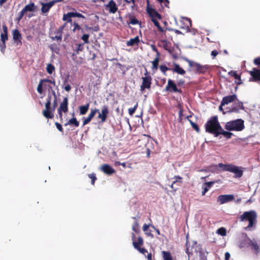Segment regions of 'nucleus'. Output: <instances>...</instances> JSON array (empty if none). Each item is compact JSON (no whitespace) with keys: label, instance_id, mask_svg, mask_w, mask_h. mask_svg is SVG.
Wrapping results in <instances>:
<instances>
[{"label":"nucleus","instance_id":"nucleus-1","mask_svg":"<svg viewBox=\"0 0 260 260\" xmlns=\"http://www.w3.org/2000/svg\"><path fill=\"white\" fill-rule=\"evenodd\" d=\"M221 128V126L218 120L217 116L211 117L205 124L206 132L214 135L215 137H217V134Z\"/></svg>","mask_w":260,"mask_h":260},{"label":"nucleus","instance_id":"nucleus-2","mask_svg":"<svg viewBox=\"0 0 260 260\" xmlns=\"http://www.w3.org/2000/svg\"><path fill=\"white\" fill-rule=\"evenodd\" d=\"M240 219L241 221H248V224L245 229L251 230L256 224L257 214L254 210L245 211L240 216Z\"/></svg>","mask_w":260,"mask_h":260},{"label":"nucleus","instance_id":"nucleus-3","mask_svg":"<svg viewBox=\"0 0 260 260\" xmlns=\"http://www.w3.org/2000/svg\"><path fill=\"white\" fill-rule=\"evenodd\" d=\"M224 128L228 131L240 132L245 128L244 121L242 119H237L227 122Z\"/></svg>","mask_w":260,"mask_h":260},{"label":"nucleus","instance_id":"nucleus-4","mask_svg":"<svg viewBox=\"0 0 260 260\" xmlns=\"http://www.w3.org/2000/svg\"><path fill=\"white\" fill-rule=\"evenodd\" d=\"M185 60L188 62L189 66L198 74H204L210 69V66L208 64L202 65L188 58H185Z\"/></svg>","mask_w":260,"mask_h":260},{"label":"nucleus","instance_id":"nucleus-5","mask_svg":"<svg viewBox=\"0 0 260 260\" xmlns=\"http://www.w3.org/2000/svg\"><path fill=\"white\" fill-rule=\"evenodd\" d=\"M132 240L133 245L136 249L144 255L146 253H147V250L145 248L141 247L144 244V240L142 237H138L137 238L135 234L133 233H132Z\"/></svg>","mask_w":260,"mask_h":260},{"label":"nucleus","instance_id":"nucleus-6","mask_svg":"<svg viewBox=\"0 0 260 260\" xmlns=\"http://www.w3.org/2000/svg\"><path fill=\"white\" fill-rule=\"evenodd\" d=\"M144 75L145 77H142V83L140 86V90L143 91L145 89H150L152 84V78L148 75L147 69L145 70Z\"/></svg>","mask_w":260,"mask_h":260},{"label":"nucleus","instance_id":"nucleus-7","mask_svg":"<svg viewBox=\"0 0 260 260\" xmlns=\"http://www.w3.org/2000/svg\"><path fill=\"white\" fill-rule=\"evenodd\" d=\"M165 90L170 92L182 93V90L178 88L177 85L175 84L174 81L171 79L168 80V84L165 88Z\"/></svg>","mask_w":260,"mask_h":260},{"label":"nucleus","instance_id":"nucleus-8","mask_svg":"<svg viewBox=\"0 0 260 260\" xmlns=\"http://www.w3.org/2000/svg\"><path fill=\"white\" fill-rule=\"evenodd\" d=\"M79 17L85 19V17L82 14L78 13V12H68L67 14H64L63 15L62 20L63 21H66L67 22L72 23V20L71 19L72 17Z\"/></svg>","mask_w":260,"mask_h":260},{"label":"nucleus","instance_id":"nucleus-9","mask_svg":"<svg viewBox=\"0 0 260 260\" xmlns=\"http://www.w3.org/2000/svg\"><path fill=\"white\" fill-rule=\"evenodd\" d=\"M243 170L242 167L231 164L229 172L235 174L234 177L239 178L243 175Z\"/></svg>","mask_w":260,"mask_h":260},{"label":"nucleus","instance_id":"nucleus-10","mask_svg":"<svg viewBox=\"0 0 260 260\" xmlns=\"http://www.w3.org/2000/svg\"><path fill=\"white\" fill-rule=\"evenodd\" d=\"M52 110L51 103H49V102H46L45 104V109L42 112L43 115L47 119L53 118L54 117V114Z\"/></svg>","mask_w":260,"mask_h":260},{"label":"nucleus","instance_id":"nucleus-11","mask_svg":"<svg viewBox=\"0 0 260 260\" xmlns=\"http://www.w3.org/2000/svg\"><path fill=\"white\" fill-rule=\"evenodd\" d=\"M67 23H65L63 25L60 26L56 31L53 32V34H58V36L50 35V38L53 41H57L60 42L62 40V35L63 33V30L66 26Z\"/></svg>","mask_w":260,"mask_h":260},{"label":"nucleus","instance_id":"nucleus-12","mask_svg":"<svg viewBox=\"0 0 260 260\" xmlns=\"http://www.w3.org/2000/svg\"><path fill=\"white\" fill-rule=\"evenodd\" d=\"M45 82L50 83L53 84V85H55L54 79L52 80L48 79H41L37 87V91L39 93L42 94L43 92V86L46 87V85L44 84Z\"/></svg>","mask_w":260,"mask_h":260},{"label":"nucleus","instance_id":"nucleus-13","mask_svg":"<svg viewBox=\"0 0 260 260\" xmlns=\"http://www.w3.org/2000/svg\"><path fill=\"white\" fill-rule=\"evenodd\" d=\"M249 73L251 77L250 81L254 82L260 81V69L254 68Z\"/></svg>","mask_w":260,"mask_h":260},{"label":"nucleus","instance_id":"nucleus-14","mask_svg":"<svg viewBox=\"0 0 260 260\" xmlns=\"http://www.w3.org/2000/svg\"><path fill=\"white\" fill-rule=\"evenodd\" d=\"M234 200V196L233 194L220 195L217 197V202L220 204L233 201Z\"/></svg>","mask_w":260,"mask_h":260},{"label":"nucleus","instance_id":"nucleus-15","mask_svg":"<svg viewBox=\"0 0 260 260\" xmlns=\"http://www.w3.org/2000/svg\"><path fill=\"white\" fill-rule=\"evenodd\" d=\"M147 13L151 18V21L152 19L160 20L162 18L161 15L159 14L155 9L151 8H147Z\"/></svg>","mask_w":260,"mask_h":260},{"label":"nucleus","instance_id":"nucleus-16","mask_svg":"<svg viewBox=\"0 0 260 260\" xmlns=\"http://www.w3.org/2000/svg\"><path fill=\"white\" fill-rule=\"evenodd\" d=\"M109 113L108 108L107 106H104L102 109L101 113H99L98 118L101 120L102 122L106 121Z\"/></svg>","mask_w":260,"mask_h":260},{"label":"nucleus","instance_id":"nucleus-17","mask_svg":"<svg viewBox=\"0 0 260 260\" xmlns=\"http://www.w3.org/2000/svg\"><path fill=\"white\" fill-rule=\"evenodd\" d=\"M101 170L108 175H111L115 173V170L111 166L106 164L101 166Z\"/></svg>","mask_w":260,"mask_h":260},{"label":"nucleus","instance_id":"nucleus-18","mask_svg":"<svg viewBox=\"0 0 260 260\" xmlns=\"http://www.w3.org/2000/svg\"><path fill=\"white\" fill-rule=\"evenodd\" d=\"M175 180L173 182L171 187L174 190L178 189V187L182 183V178L179 176H175L173 178Z\"/></svg>","mask_w":260,"mask_h":260},{"label":"nucleus","instance_id":"nucleus-19","mask_svg":"<svg viewBox=\"0 0 260 260\" xmlns=\"http://www.w3.org/2000/svg\"><path fill=\"white\" fill-rule=\"evenodd\" d=\"M237 99V95L236 94H232L228 96H224L222 98L221 101V106L228 105L229 103H232Z\"/></svg>","mask_w":260,"mask_h":260},{"label":"nucleus","instance_id":"nucleus-20","mask_svg":"<svg viewBox=\"0 0 260 260\" xmlns=\"http://www.w3.org/2000/svg\"><path fill=\"white\" fill-rule=\"evenodd\" d=\"M228 74L230 76L234 77L235 79V82L237 85L242 84L243 83V82L241 79V76L240 75L237 74V71L232 70L228 73Z\"/></svg>","mask_w":260,"mask_h":260},{"label":"nucleus","instance_id":"nucleus-21","mask_svg":"<svg viewBox=\"0 0 260 260\" xmlns=\"http://www.w3.org/2000/svg\"><path fill=\"white\" fill-rule=\"evenodd\" d=\"M58 110L63 111L64 113H66L68 111V98L64 97L63 99V101L60 103Z\"/></svg>","mask_w":260,"mask_h":260},{"label":"nucleus","instance_id":"nucleus-22","mask_svg":"<svg viewBox=\"0 0 260 260\" xmlns=\"http://www.w3.org/2000/svg\"><path fill=\"white\" fill-rule=\"evenodd\" d=\"M106 7L109 8V12L111 13H115L118 10V8L116 5V3L113 0H110L109 3L106 6Z\"/></svg>","mask_w":260,"mask_h":260},{"label":"nucleus","instance_id":"nucleus-23","mask_svg":"<svg viewBox=\"0 0 260 260\" xmlns=\"http://www.w3.org/2000/svg\"><path fill=\"white\" fill-rule=\"evenodd\" d=\"M54 5V2H53V1L47 3H42L41 11L42 13H47Z\"/></svg>","mask_w":260,"mask_h":260},{"label":"nucleus","instance_id":"nucleus-24","mask_svg":"<svg viewBox=\"0 0 260 260\" xmlns=\"http://www.w3.org/2000/svg\"><path fill=\"white\" fill-rule=\"evenodd\" d=\"M249 244L251 249L254 251V252L256 254H257L259 253L260 249L256 241L254 240H250Z\"/></svg>","mask_w":260,"mask_h":260},{"label":"nucleus","instance_id":"nucleus-25","mask_svg":"<svg viewBox=\"0 0 260 260\" xmlns=\"http://www.w3.org/2000/svg\"><path fill=\"white\" fill-rule=\"evenodd\" d=\"M174 68L171 69L173 72L178 73V74L183 75L185 74V71L180 67L178 64L175 63L174 64Z\"/></svg>","mask_w":260,"mask_h":260},{"label":"nucleus","instance_id":"nucleus-26","mask_svg":"<svg viewBox=\"0 0 260 260\" xmlns=\"http://www.w3.org/2000/svg\"><path fill=\"white\" fill-rule=\"evenodd\" d=\"M231 164H224L223 163H219L217 165L214 166L215 169H217V168H220L222 171H228L229 172Z\"/></svg>","mask_w":260,"mask_h":260},{"label":"nucleus","instance_id":"nucleus-27","mask_svg":"<svg viewBox=\"0 0 260 260\" xmlns=\"http://www.w3.org/2000/svg\"><path fill=\"white\" fill-rule=\"evenodd\" d=\"M140 43V39L138 36L134 38L131 39L129 41H127L126 45L127 46H133L135 45H138Z\"/></svg>","mask_w":260,"mask_h":260},{"label":"nucleus","instance_id":"nucleus-28","mask_svg":"<svg viewBox=\"0 0 260 260\" xmlns=\"http://www.w3.org/2000/svg\"><path fill=\"white\" fill-rule=\"evenodd\" d=\"M231 131H225L223 129V128L221 127L220 129L219 132L217 134V136H218L220 135H223L225 138H226L227 139H231L233 135V134Z\"/></svg>","mask_w":260,"mask_h":260},{"label":"nucleus","instance_id":"nucleus-29","mask_svg":"<svg viewBox=\"0 0 260 260\" xmlns=\"http://www.w3.org/2000/svg\"><path fill=\"white\" fill-rule=\"evenodd\" d=\"M150 225L147 224L145 223L143 226V230L145 232V235L147 237H149L151 238H153L154 237L153 235L151 233V230H149V227Z\"/></svg>","mask_w":260,"mask_h":260},{"label":"nucleus","instance_id":"nucleus-30","mask_svg":"<svg viewBox=\"0 0 260 260\" xmlns=\"http://www.w3.org/2000/svg\"><path fill=\"white\" fill-rule=\"evenodd\" d=\"M76 46L77 47L74 49V52L72 54L73 56L77 55L80 52H82L84 49L83 44H76Z\"/></svg>","mask_w":260,"mask_h":260},{"label":"nucleus","instance_id":"nucleus-31","mask_svg":"<svg viewBox=\"0 0 260 260\" xmlns=\"http://www.w3.org/2000/svg\"><path fill=\"white\" fill-rule=\"evenodd\" d=\"M74 125L75 127H78L79 125V122L77 120L76 118L73 117L70 119L67 123L64 124L65 126H67L68 125Z\"/></svg>","mask_w":260,"mask_h":260},{"label":"nucleus","instance_id":"nucleus-32","mask_svg":"<svg viewBox=\"0 0 260 260\" xmlns=\"http://www.w3.org/2000/svg\"><path fill=\"white\" fill-rule=\"evenodd\" d=\"M89 103H87L85 105H83V106H80L79 108V110H80V114L81 115L85 114L87 112V111L89 109Z\"/></svg>","mask_w":260,"mask_h":260},{"label":"nucleus","instance_id":"nucleus-33","mask_svg":"<svg viewBox=\"0 0 260 260\" xmlns=\"http://www.w3.org/2000/svg\"><path fill=\"white\" fill-rule=\"evenodd\" d=\"M23 9L26 12L27 11L33 12L35 9V4L34 3H30L29 4L26 5Z\"/></svg>","mask_w":260,"mask_h":260},{"label":"nucleus","instance_id":"nucleus-34","mask_svg":"<svg viewBox=\"0 0 260 260\" xmlns=\"http://www.w3.org/2000/svg\"><path fill=\"white\" fill-rule=\"evenodd\" d=\"M132 230L136 234H139L141 232L139 224L136 219L132 226Z\"/></svg>","mask_w":260,"mask_h":260},{"label":"nucleus","instance_id":"nucleus-35","mask_svg":"<svg viewBox=\"0 0 260 260\" xmlns=\"http://www.w3.org/2000/svg\"><path fill=\"white\" fill-rule=\"evenodd\" d=\"M164 260H172V256L170 252L162 251L161 252Z\"/></svg>","mask_w":260,"mask_h":260},{"label":"nucleus","instance_id":"nucleus-36","mask_svg":"<svg viewBox=\"0 0 260 260\" xmlns=\"http://www.w3.org/2000/svg\"><path fill=\"white\" fill-rule=\"evenodd\" d=\"M13 37L15 41L19 40L21 38V35L18 29H15L13 32Z\"/></svg>","mask_w":260,"mask_h":260},{"label":"nucleus","instance_id":"nucleus-37","mask_svg":"<svg viewBox=\"0 0 260 260\" xmlns=\"http://www.w3.org/2000/svg\"><path fill=\"white\" fill-rule=\"evenodd\" d=\"M159 60L157 58H154L153 61H152V66L151 69L153 71H156L158 68V63Z\"/></svg>","mask_w":260,"mask_h":260},{"label":"nucleus","instance_id":"nucleus-38","mask_svg":"<svg viewBox=\"0 0 260 260\" xmlns=\"http://www.w3.org/2000/svg\"><path fill=\"white\" fill-rule=\"evenodd\" d=\"M152 21L154 23V25L157 28L158 31L161 32L165 31V29L161 27L158 21V20L152 19Z\"/></svg>","mask_w":260,"mask_h":260},{"label":"nucleus","instance_id":"nucleus-39","mask_svg":"<svg viewBox=\"0 0 260 260\" xmlns=\"http://www.w3.org/2000/svg\"><path fill=\"white\" fill-rule=\"evenodd\" d=\"M216 233L220 236H225L226 235V230L225 228L221 227L216 231Z\"/></svg>","mask_w":260,"mask_h":260},{"label":"nucleus","instance_id":"nucleus-40","mask_svg":"<svg viewBox=\"0 0 260 260\" xmlns=\"http://www.w3.org/2000/svg\"><path fill=\"white\" fill-rule=\"evenodd\" d=\"M129 23L133 25H136L138 24H141V22L135 18L134 16L130 15L129 16Z\"/></svg>","mask_w":260,"mask_h":260},{"label":"nucleus","instance_id":"nucleus-41","mask_svg":"<svg viewBox=\"0 0 260 260\" xmlns=\"http://www.w3.org/2000/svg\"><path fill=\"white\" fill-rule=\"evenodd\" d=\"M160 42L162 44L163 48L166 50H169L170 43L166 40H162Z\"/></svg>","mask_w":260,"mask_h":260},{"label":"nucleus","instance_id":"nucleus-42","mask_svg":"<svg viewBox=\"0 0 260 260\" xmlns=\"http://www.w3.org/2000/svg\"><path fill=\"white\" fill-rule=\"evenodd\" d=\"M54 70L55 67L53 64L51 63H49L47 64L46 71L48 74H51L53 73V72L54 71Z\"/></svg>","mask_w":260,"mask_h":260},{"label":"nucleus","instance_id":"nucleus-43","mask_svg":"<svg viewBox=\"0 0 260 260\" xmlns=\"http://www.w3.org/2000/svg\"><path fill=\"white\" fill-rule=\"evenodd\" d=\"M161 5L162 8L167 7L169 8V0H157Z\"/></svg>","mask_w":260,"mask_h":260},{"label":"nucleus","instance_id":"nucleus-44","mask_svg":"<svg viewBox=\"0 0 260 260\" xmlns=\"http://www.w3.org/2000/svg\"><path fill=\"white\" fill-rule=\"evenodd\" d=\"M53 95H54V101L53 102V108H52V112L55 110L56 107L57 106V97L56 95L55 92L54 91H52Z\"/></svg>","mask_w":260,"mask_h":260},{"label":"nucleus","instance_id":"nucleus-45","mask_svg":"<svg viewBox=\"0 0 260 260\" xmlns=\"http://www.w3.org/2000/svg\"><path fill=\"white\" fill-rule=\"evenodd\" d=\"M138 106V103L137 102L133 108H130L128 109L129 114L132 116L135 112Z\"/></svg>","mask_w":260,"mask_h":260},{"label":"nucleus","instance_id":"nucleus-46","mask_svg":"<svg viewBox=\"0 0 260 260\" xmlns=\"http://www.w3.org/2000/svg\"><path fill=\"white\" fill-rule=\"evenodd\" d=\"M189 121L192 126V127L197 132L199 133L200 132V128L198 126V124L192 121L191 120H189Z\"/></svg>","mask_w":260,"mask_h":260},{"label":"nucleus","instance_id":"nucleus-47","mask_svg":"<svg viewBox=\"0 0 260 260\" xmlns=\"http://www.w3.org/2000/svg\"><path fill=\"white\" fill-rule=\"evenodd\" d=\"M49 48L53 51L55 53H58L59 51V48L56 46V44H53L49 46Z\"/></svg>","mask_w":260,"mask_h":260},{"label":"nucleus","instance_id":"nucleus-48","mask_svg":"<svg viewBox=\"0 0 260 260\" xmlns=\"http://www.w3.org/2000/svg\"><path fill=\"white\" fill-rule=\"evenodd\" d=\"M88 177L91 179V184L92 185L94 184L95 181L96 180V177L94 173L89 174H88Z\"/></svg>","mask_w":260,"mask_h":260},{"label":"nucleus","instance_id":"nucleus-49","mask_svg":"<svg viewBox=\"0 0 260 260\" xmlns=\"http://www.w3.org/2000/svg\"><path fill=\"white\" fill-rule=\"evenodd\" d=\"M99 111L98 109H95L94 110H91V111H90V113H89V114L88 115V117L91 119H92L93 117L95 116V115L96 114V113L97 112H98Z\"/></svg>","mask_w":260,"mask_h":260},{"label":"nucleus","instance_id":"nucleus-50","mask_svg":"<svg viewBox=\"0 0 260 260\" xmlns=\"http://www.w3.org/2000/svg\"><path fill=\"white\" fill-rule=\"evenodd\" d=\"M89 35L88 34H84L82 36L81 39L85 43H89Z\"/></svg>","mask_w":260,"mask_h":260},{"label":"nucleus","instance_id":"nucleus-51","mask_svg":"<svg viewBox=\"0 0 260 260\" xmlns=\"http://www.w3.org/2000/svg\"><path fill=\"white\" fill-rule=\"evenodd\" d=\"M26 13V12L24 11V10L23 9L18 14V17L17 18V21H20L24 16V14Z\"/></svg>","mask_w":260,"mask_h":260},{"label":"nucleus","instance_id":"nucleus-52","mask_svg":"<svg viewBox=\"0 0 260 260\" xmlns=\"http://www.w3.org/2000/svg\"><path fill=\"white\" fill-rule=\"evenodd\" d=\"M159 69H160V71L164 73H165L166 72V71H167L168 70H171V69L168 68L165 65H160L159 67Z\"/></svg>","mask_w":260,"mask_h":260},{"label":"nucleus","instance_id":"nucleus-53","mask_svg":"<svg viewBox=\"0 0 260 260\" xmlns=\"http://www.w3.org/2000/svg\"><path fill=\"white\" fill-rule=\"evenodd\" d=\"M8 40V35H5L4 34H1V40L2 42H6Z\"/></svg>","mask_w":260,"mask_h":260},{"label":"nucleus","instance_id":"nucleus-54","mask_svg":"<svg viewBox=\"0 0 260 260\" xmlns=\"http://www.w3.org/2000/svg\"><path fill=\"white\" fill-rule=\"evenodd\" d=\"M55 125L56 126V128H57V129L59 132H63L62 125L59 123L56 122L55 123Z\"/></svg>","mask_w":260,"mask_h":260},{"label":"nucleus","instance_id":"nucleus-55","mask_svg":"<svg viewBox=\"0 0 260 260\" xmlns=\"http://www.w3.org/2000/svg\"><path fill=\"white\" fill-rule=\"evenodd\" d=\"M6 47V42H2V43H0V48L2 52H4Z\"/></svg>","mask_w":260,"mask_h":260},{"label":"nucleus","instance_id":"nucleus-56","mask_svg":"<svg viewBox=\"0 0 260 260\" xmlns=\"http://www.w3.org/2000/svg\"><path fill=\"white\" fill-rule=\"evenodd\" d=\"M239 111V109L236 106H233L231 108L229 112H235V113H238Z\"/></svg>","mask_w":260,"mask_h":260},{"label":"nucleus","instance_id":"nucleus-57","mask_svg":"<svg viewBox=\"0 0 260 260\" xmlns=\"http://www.w3.org/2000/svg\"><path fill=\"white\" fill-rule=\"evenodd\" d=\"M91 119L88 116L87 118H83V125H85L90 122Z\"/></svg>","mask_w":260,"mask_h":260},{"label":"nucleus","instance_id":"nucleus-58","mask_svg":"<svg viewBox=\"0 0 260 260\" xmlns=\"http://www.w3.org/2000/svg\"><path fill=\"white\" fill-rule=\"evenodd\" d=\"M73 25L74 26V28L73 29V31H75V30H76V29L79 30L81 29L80 26L76 22H74Z\"/></svg>","mask_w":260,"mask_h":260},{"label":"nucleus","instance_id":"nucleus-59","mask_svg":"<svg viewBox=\"0 0 260 260\" xmlns=\"http://www.w3.org/2000/svg\"><path fill=\"white\" fill-rule=\"evenodd\" d=\"M237 107V108H239V109H244V107L243 105V103L242 102L238 101V102L237 104V105L236 106Z\"/></svg>","mask_w":260,"mask_h":260},{"label":"nucleus","instance_id":"nucleus-60","mask_svg":"<svg viewBox=\"0 0 260 260\" xmlns=\"http://www.w3.org/2000/svg\"><path fill=\"white\" fill-rule=\"evenodd\" d=\"M253 63L255 65L260 66V57L255 58L253 60Z\"/></svg>","mask_w":260,"mask_h":260},{"label":"nucleus","instance_id":"nucleus-61","mask_svg":"<svg viewBox=\"0 0 260 260\" xmlns=\"http://www.w3.org/2000/svg\"><path fill=\"white\" fill-rule=\"evenodd\" d=\"M3 32H2V34L8 35V27L6 25H3Z\"/></svg>","mask_w":260,"mask_h":260},{"label":"nucleus","instance_id":"nucleus-62","mask_svg":"<svg viewBox=\"0 0 260 260\" xmlns=\"http://www.w3.org/2000/svg\"><path fill=\"white\" fill-rule=\"evenodd\" d=\"M63 88L66 91L69 92L71 89V86L70 84H68L64 86Z\"/></svg>","mask_w":260,"mask_h":260},{"label":"nucleus","instance_id":"nucleus-63","mask_svg":"<svg viewBox=\"0 0 260 260\" xmlns=\"http://www.w3.org/2000/svg\"><path fill=\"white\" fill-rule=\"evenodd\" d=\"M218 54V52L216 50H213L211 53V55L213 56V58L215 57H216Z\"/></svg>","mask_w":260,"mask_h":260},{"label":"nucleus","instance_id":"nucleus-64","mask_svg":"<svg viewBox=\"0 0 260 260\" xmlns=\"http://www.w3.org/2000/svg\"><path fill=\"white\" fill-rule=\"evenodd\" d=\"M231 254L229 252L225 253V260H230Z\"/></svg>","mask_w":260,"mask_h":260}]
</instances>
